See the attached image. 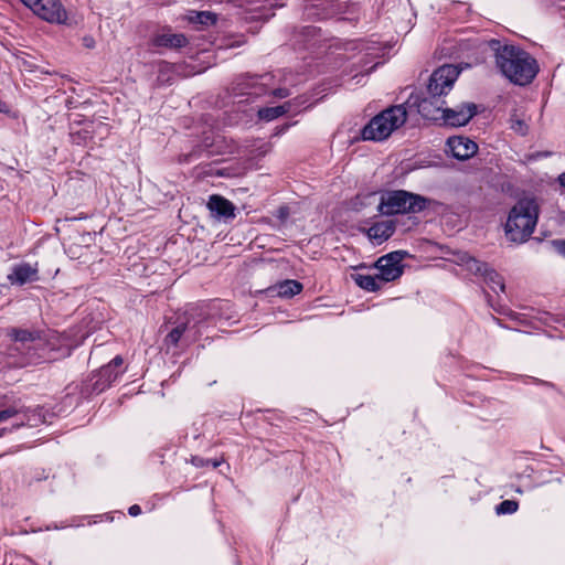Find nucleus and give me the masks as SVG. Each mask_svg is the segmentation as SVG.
Returning <instances> with one entry per match:
<instances>
[{
  "instance_id": "38",
  "label": "nucleus",
  "mask_w": 565,
  "mask_h": 565,
  "mask_svg": "<svg viewBox=\"0 0 565 565\" xmlns=\"http://www.w3.org/2000/svg\"><path fill=\"white\" fill-rule=\"evenodd\" d=\"M6 431H7V429H6V428L0 429V437H2V436H3V434H4Z\"/></svg>"
},
{
  "instance_id": "20",
  "label": "nucleus",
  "mask_w": 565,
  "mask_h": 565,
  "mask_svg": "<svg viewBox=\"0 0 565 565\" xmlns=\"http://www.w3.org/2000/svg\"><path fill=\"white\" fill-rule=\"evenodd\" d=\"M33 273L34 270L30 265H17L12 273L8 275V279L12 285H23L30 279Z\"/></svg>"
},
{
  "instance_id": "24",
  "label": "nucleus",
  "mask_w": 565,
  "mask_h": 565,
  "mask_svg": "<svg viewBox=\"0 0 565 565\" xmlns=\"http://www.w3.org/2000/svg\"><path fill=\"white\" fill-rule=\"evenodd\" d=\"M518 502L513 500H504L497 505L495 511L498 514H511L518 510Z\"/></svg>"
},
{
  "instance_id": "16",
  "label": "nucleus",
  "mask_w": 565,
  "mask_h": 565,
  "mask_svg": "<svg viewBox=\"0 0 565 565\" xmlns=\"http://www.w3.org/2000/svg\"><path fill=\"white\" fill-rule=\"evenodd\" d=\"M182 338L189 342L194 341L196 339V332L193 331V327H189L188 323L178 324L167 334L164 344L168 348L177 347Z\"/></svg>"
},
{
  "instance_id": "23",
  "label": "nucleus",
  "mask_w": 565,
  "mask_h": 565,
  "mask_svg": "<svg viewBox=\"0 0 565 565\" xmlns=\"http://www.w3.org/2000/svg\"><path fill=\"white\" fill-rule=\"evenodd\" d=\"M189 20L192 23H199L203 26H211L216 23L217 14L210 11H195L190 15Z\"/></svg>"
},
{
  "instance_id": "34",
  "label": "nucleus",
  "mask_w": 565,
  "mask_h": 565,
  "mask_svg": "<svg viewBox=\"0 0 565 565\" xmlns=\"http://www.w3.org/2000/svg\"><path fill=\"white\" fill-rule=\"evenodd\" d=\"M557 180H558L559 184H561L562 186H564V188H565V172H564V173H561V174L558 175V179H557Z\"/></svg>"
},
{
  "instance_id": "1",
  "label": "nucleus",
  "mask_w": 565,
  "mask_h": 565,
  "mask_svg": "<svg viewBox=\"0 0 565 565\" xmlns=\"http://www.w3.org/2000/svg\"><path fill=\"white\" fill-rule=\"evenodd\" d=\"M483 46L491 52L500 74L512 84L525 86L535 78L539 64L526 51L497 39L483 42Z\"/></svg>"
},
{
  "instance_id": "29",
  "label": "nucleus",
  "mask_w": 565,
  "mask_h": 565,
  "mask_svg": "<svg viewBox=\"0 0 565 565\" xmlns=\"http://www.w3.org/2000/svg\"><path fill=\"white\" fill-rule=\"evenodd\" d=\"M555 249L565 257V239H555L552 242Z\"/></svg>"
},
{
  "instance_id": "4",
  "label": "nucleus",
  "mask_w": 565,
  "mask_h": 565,
  "mask_svg": "<svg viewBox=\"0 0 565 565\" xmlns=\"http://www.w3.org/2000/svg\"><path fill=\"white\" fill-rule=\"evenodd\" d=\"M407 111L405 105H395L373 117L362 129L364 140L382 141L405 124Z\"/></svg>"
},
{
  "instance_id": "14",
  "label": "nucleus",
  "mask_w": 565,
  "mask_h": 565,
  "mask_svg": "<svg viewBox=\"0 0 565 565\" xmlns=\"http://www.w3.org/2000/svg\"><path fill=\"white\" fill-rule=\"evenodd\" d=\"M207 209L217 218H233L235 217V205L227 199L218 194H213L207 201Z\"/></svg>"
},
{
  "instance_id": "32",
  "label": "nucleus",
  "mask_w": 565,
  "mask_h": 565,
  "mask_svg": "<svg viewBox=\"0 0 565 565\" xmlns=\"http://www.w3.org/2000/svg\"><path fill=\"white\" fill-rule=\"evenodd\" d=\"M21 2L28 7L30 10H35V0H21Z\"/></svg>"
},
{
  "instance_id": "2",
  "label": "nucleus",
  "mask_w": 565,
  "mask_h": 565,
  "mask_svg": "<svg viewBox=\"0 0 565 565\" xmlns=\"http://www.w3.org/2000/svg\"><path fill=\"white\" fill-rule=\"evenodd\" d=\"M539 218V205L534 199L519 200L511 209L505 224V233L510 241L525 242L534 232Z\"/></svg>"
},
{
  "instance_id": "9",
  "label": "nucleus",
  "mask_w": 565,
  "mask_h": 565,
  "mask_svg": "<svg viewBox=\"0 0 565 565\" xmlns=\"http://www.w3.org/2000/svg\"><path fill=\"white\" fill-rule=\"evenodd\" d=\"M38 18L56 24H66L67 12L60 0H38Z\"/></svg>"
},
{
  "instance_id": "7",
  "label": "nucleus",
  "mask_w": 565,
  "mask_h": 565,
  "mask_svg": "<svg viewBox=\"0 0 565 565\" xmlns=\"http://www.w3.org/2000/svg\"><path fill=\"white\" fill-rule=\"evenodd\" d=\"M408 255L405 250H395L381 256L374 264L382 284L398 279L404 273L402 262Z\"/></svg>"
},
{
  "instance_id": "39",
  "label": "nucleus",
  "mask_w": 565,
  "mask_h": 565,
  "mask_svg": "<svg viewBox=\"0 0 565 565\" xmlns=\"http://www.w3.org/2000/svg\"><path fill=\"white\" fill-rule=\"evenodd\" d=\"M335 1H337V0H329V2H330L331 4H332V3H334Z\"/></svg>"
},
{
  "instance_id": "6",
  "label": "nucleus",
  "mask_w": 565,
  "mask_h": 565,
  "mask_svg": "<svg viewBox=\"0 0 565 565\" xmlns=\"http://www.w3.org/2000/svg\"><path fill=\"white\" fill-rule=\"evenodd\" d=\"M459 76V70L455 65L446 64L437 68L429 78L427 94L431 98H441L452 88Z\"/></svg>"
},
{
  "instance_id": "30",
  "label": "nucleus",
  "mask_w": 565,
  "mask_h": 565,
  "mask_svg": "<svg viewBox=\"0 0 565 565\" xmlns=\"http://www.w3.org/2000/svg\"><path fill=\"white\" fill-rule=\"evenodd\" d=\"M15 413L17 412L13 408L0 411V422L11 418Z\"/></svg>"
},
{
  "instance_id": "19",
  "label": "nucleus",
  "mask_w": 565,
  "mask_h": 565,
  "mask_svg": "<svg viewBox=\"0 0 565 565\" xmlns=\"http://www.w3.org/2000/svg\"><path fill=\"white\" fill-rule=\"evenodd\" d=\"M274 290L281 298H291L302 290V285L297 280L287 279L277 284Z\"/></svg>"
},
{
  "instance_id": "13",
  "label": "nucleus",
  "mask_w": 565,
  "mask_h": 565,
  "mask_svg": "<svg viewBox=\"0 0 565 565\" xmlns=\"http://www.w3.org/2000/svg\"><path fill=\"white\" fill-rule=\"evenodd\" d=\"M418 113L426 119L437 120L440 118L446 102L443 98H431L430 95L416 100Z\"/></svg>"
},
{
  "instance_id": "35",
  "label": "nucleus",
  "mask_w": 565,
  "mask_h": 565,
  "mask_svg": "<svg viewBox=\"0 0 565 565\" xmlns=\"http://www.w3.org/2000/svg\"><path fill=\"white\" fill-rule=\"evenodd\" d=\"M9 108L6 104L0 100V113H8Z\"/></svg>"
},
{
  "instance_id": "11",
  "label": "nucleus",
  "mask_w": 565,
  "mask_h": 565,
  "mask_svg": "<svg viewBox=\"0 0 565 565\" xmlns=\"http://www.w3.org/2000/svg\"><path fill=\"white\" fill-rule=\"evenodd\" d=\"M447 146L452 157L458 160H468L478 151V145L473 140L462 136L448 138Z\"/></svg>"
},
{
  "instance_id": "10",
  "label": "nucleus",
  "mask_w": 565,
  "mask_h": 565,
  "mask_svg": "<svg viewBox=\"0 0 565 565\" xmlns=\"http://www.w3.org/2000/svg\"><path fill=\"white\" fill-rule=\"evenodd\" d=\"M476 113L477 106L473 103H466L456 108H447L444 106L440 118L444 119L447 125L460 127L467 125Z\"/></svg>"
},
{
  "instance_id": "15",
  "label": "nucleus",
  "mask_w": 565,
  "mask_h": 565,
  "mask_svg": "<svg viewBox=\"0 0 565 565\" xmlns=\"http://www.w3.org/2000/svg\"><path fill=\"white\" fill-rule=\"evenodd\" d=\"M151 44L157 47L181 49L188 44L182 33H159L152 36Z\"/></svg>"
},
{
  "instance_id": "5",
  "label": "nucleus",
  "mask_w": 565,
  "mask_h": 565,
  "mask_svg": "<svg viewBox=\"0 0 565 565\" xmlns=\"http://www.w3.org/2000/svg\"><path fill=\"white\" fill-rule=\"evenodd\" d=\"M429 200L406 190H388L382 193L379 211L383 215L415 214L424 211Z\"/></svg>"
},
{
  "instance_id": "25",
  "label": "nucleus",
  "mask_w": 565,
  "mask_h": 565,
  "mask_svg": "<svg viewBox=\"0 0 565 565\" xmlns=\"http://www.w3.org/2000/svg\"><path fill=\"white\" fill-rule=\"evenodd\" d=\"M11 337L13 338L14 341L21 342V343H25L28 341H33L32 333L26 330L13 329L11 332Z\"/></svg>"
},
{
  "instance_id": "17",
  "label": "nucleus",
  "mask_w": 565,
  "mask_h": 565,
  "mask_svg": "<svg viewBox=\"0 0 565 565\" xmlns=\"http://www.w3.org/2000/svg\"><path fill=\"white\" fill-rule=\"evenodd\" d=\"M395 232V222L393 221H382L373 224L367 230L369 238L376 243L382 244L387 241Z\"/></svg>"
},
{
  "instance_id": "3",
  "label": "nucleus",
  "mask_w": 565,
  "mask_h": 565,
  "mask_svg": "<svg viewBox=\"0 0 565 565\" xmlns=\"http://www.w3.org/2000/svg\"><path fill=\"white\" fill-rule=\"evenodd\" d=\"M78 343L68 333H60L51 329L38 332V364L58 361L68 356Z\"/></svg>"
},
{
  "instance_id": "18",
  "label": "nucleus",
  "mask_w": 565,
  "mask_h": 565,
  "mask_svg": "<svg viewBox=\"0 0 565 565\" xmlns=\"http://www.w3.org/2000/svg\"><path fill=\"white\" fill-rule=\"evenodd\" d=\"M353 281L362 289L366 291H377L382 288L383 284L380 280V277L377 275H365V274H352L351 275Z\"/></svg>"
},
{
  "instance_id": "22",
  "label": "nucleus",
  "mask_w": 565,
  "mask_h": 565,
  "mask_svg": "<svg viewBox=\"0 0 565 565\" xmlns=\"http://www.w3.org/2000/svg\"><path fill=\"white\" fill-rule=\"evenodd\" d=\"M121 364H122V358L119 355L115 356L108 365L102 367L100 377L106 379L107 383L110 384L119 375V372L114 373V370L121 366Z\"/></svg>"
},
{
  "instance_id": "28",
  "label": "nucleus",
  "mask_w": 565,
  "mask_h": 565,
  "mask_svg": "<svg viewBox=\"0 0 565 565\" xmlns=\"http://www.w3.org/2000/svg\"><path fill=\"white\" fill-rule=\"evenodd\" d=\"M270 94L276 98H286L290 93L287 88H276L271 90Z\"/></svg>"
},
{
  "instance_id": "27",
  "label": "nucleus",
  "mask_w": 565,
  "mask_h": 565,
  "mask_svg": "<svg viewBox=\"0 0 565 565\" xmlns=\"http://www.w3.org/2000/svg\"><path fill=\"white\" fill-rule=\"evenodd\" d=\"M56 413L53 411V408H47L45 409L44 414H41L39 411H38V420H42V423H49L51 424L52 423V419L55 417Z\"/></svg>"
},
{
  "instance_id": "21",
  "label": "nucleus",
  "mask_w": 565,
  "mask_h": 565,
  "mask_svg": "<svg viewBox=\"0 0 565 565\" xmlns=\"http://www.w3.org/2000/svg\"><path fill=\"white\" fill-rule=\"evenodd\" d=\"M289 110V104L274 106V107H264L257 110V115L259 119L265 121H271Z\"/></svg>"
},
{
  "instance_id": "37",
  "label": "nucleus",
  "mask_w": 565,
  "mask_h": 565,
  "mask_svg": "<svg viewBox=\"0 0 565 565\" xmlns=\"http://www.w3.org/2000/svg\"><path fill=\"white\" fill-rule=\"evenodd\" d=\"M207 463H212L213 468H216L218 467L220 462L218 461H211V460H206V465Z\"/></svg>"
},
{
  "instance_id": "33",
  "label": "nucleus",
  "mask_w": 565,
  "mask_h": 565,
  "mask_svg": "<svg viewBox=\"0 0 565 565\" xmlns=\"http://www.w3.org/2000/svg\"><path fill=\"white\" fill-rule=\"evenodd\" d=\"M192 462L196 466V467H202L206 463V461H204V459L202 458H199V457H194L192 459Z\"/></svg>"
},
{
  "instance_id": "31",
  "label": "nucleus",
  "mask_w": 565,
  "mask_h": 565,
  "mask_svg": "<svg viewBox=\"0 0 565 565\" xmlns=\"http://www.w3.org/2000/svg\"><path fill=\"white\" fill-rule=\"evenodd\" d=\"M131 516H137L141 513V508L138 504H134L128 510Z\"/></svg>"
},
{
  "instance_id": "36",
  "label": "nucleus",
  "mask_w": 565,
  "mask_h": 565,
  "mask_svg": "<svg viewBox=\"0 0 565 565\" xmlns=\"http://www.w3.org/2000/svg\"><path fill=\"white\" fill-rule=\"evenodd\" d=\"M84 41H85V45H86L87 47H92V46H93V39H87V38H85V39H84Z\"/></svg>"
},
{
  "instance_id": "8",
  "label": "nucleus",
  "mask_w": 565,
  "mask_h": 565,
  "mask_svg": "<svg viewBox=\"0 0 565 565\" xmlns=\"http://www.w3.org/2000/svg\"><path fill=\"white\" fill-rule=\"evenodd\" d=\"M461 260L466 264L469 271L483 277L494 292L504 291L505 285L502 277L487 263L480 262L469 255H465Z\"/></svg>"
},
{
  "instance_id": "26",
  "label": "nucleus",
  "mask_w": 565,
  "mask_h": 565,
  "mask_svg": "<svg viewBox=\"0 0 565 565\" xmlns=\"http://www.w3.org/2000/svg\"><path fill=\"white\" fill-rule=\"evenodd\" d=\"M511 129H513L515 132L520 134L521 136H524V135H526L529 127L524 120H522L518 117H513V118H511Z\"/></svg>"
},
{
  "instance_id": "12",
  "label": "nucleus",
  "mask_w": 565,
  "mask_h": 565,
  "mask_svg": "<svg viewBox=\"0 0 565 565\" xmlns=\"http://www.w3.org/2000/svg\"><path fill=\"white\" fill-rule=\"evenodd\" d=\"M270 78V75L265 74L262 76H250L246 82L237 84L234 88V94L236 96L239 95H254L259 96L263 94H267L268 90L266 88L267 82L266 79Z\"/></svg>"
}]
</instances>
